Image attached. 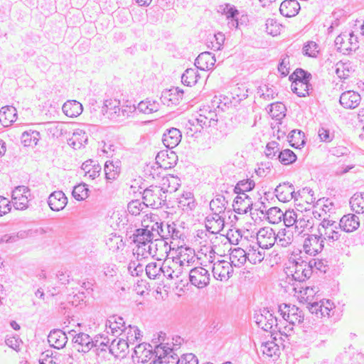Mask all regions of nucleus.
<instances>
[{"instance_id": "f257e3e1", "label": "nucleus", "mask_w": 364, "mask_h": 364, "mask_svg": "<svg viewBox=\"0 0 364 364\" xmlns=\"http://www.w3.org/2000/svg\"><path fill=\"white\" fill-rule=\"evenodd\" d=\"M135 110L134 105H121L120 101L117 99L105 100L102 109L108 118L115 121H120L128 117Z\"/></svg>"}, {"instance_id": "f03ea898", "label": "nucleus", "mask_w": 364, "mask_h": 364, "mask_svg": "<svg viewBox=\"0 0 364 364\" xmlns=\"http://www.w3.org/2000/svg\"><path fill=\"white\" fill-rule=\"evenodd\" d=\"M318 233L324 244L332 247L340 239L341 230L336 222L323 219L318 227Z\"/></svg>"}, {"instance_id": "7ed1b4c3", "label": "nucleus", "mask_w": 364, "mask_h": 364, "mask_svg": "<svg viewBox=\"0 0 364 364\" xmlns=\"http://www.w3.org/2000/svg\"><path fill=\"white\" fill-rule=\"evenodd\" d=\"M357 31H352L349 33H343L335 39V45L337 50L343 54H348L351 51H355L359 48V41Z\"/></svg>"}, {"instance_id": "20e7f679", "label": "nucleus", "mask_w": 364, "mask_h": 364, "mask_svg": "<svg viewBox=\"0 0 364 364\" xmlns=\"http://www.w3.org/2000/svg\"><path fill=\"white\" fill-rule=\"evenodd\" d=\"M144 203L152 208H159L165 204L166 196L161 186H151L143 192Z\"/></svg>"}, {"instance_id": "39448f33", "label": "nucleus", "mask_w": 364, "mask_h": 364, "mask_svg": "<svg viewBox=\"0 0 364 364\" xmlns=\"http://www.w3.org/2000/svg\"><path fill=\"white\" fill-rule=\"evenodd\" d=\"M158 358L150 364H179L181 358L174 352L173 349L168 346V344H160L154 350Z\"/></svg>"}, {"instance_id": "423d86ee", "label": "nucleus", "mask_w": 364, "mask_h": 364, "mask_svg": "<svg viewBox=\"0 0 364 364\" xmlns=\"http://www.w3.org/2000/svg\"><path fill=\"white\" fill-rule=\"evenodd\" d=\"M122 338H125V341L128 346H133L134 353L136 357H139V352L144 349L143 344L141 343V335L140 331L136 326H129L124 328V332L119 333Z\"/></svg>"}, {"instance_id": "0eeeda50", "label": "nucleus", "mask_w": 364, "mask_h": 364, "mask_svg": "<svg viewBox=\"0 0 364 364\" xmlns=\"http://www.w3.org/2000/svg\"><path fill=\"white\" fill-rule=\"evenodd\" d=\"M279 311L282 318L290 324H299L304 321V314L295 305L282 304L279 306Z\"/></svg>"}, {"instance_id": "6e6552de", "label": "nucleus", "mask_w": 364, "mask_h": 364, "mask_svg": "<svg viewBox=\"0 0 364 364\" xmlns=\"http://www.w3.org/2000/svg\"><path fill=\"white\" fill-rule=\"evenodd\" d=\"M254 319L258 327L265 331H271L274 327L277 328V319L267 309L264 308L259 313H255Z\"/></svg>"}, {"instance_id": "1a4fd4ad", "label": "nucleus", "mask_w": 364, "mask_h": 364, "mask_svg": "<svg viewBox=\"0 0 364 364\" xmlns=\"http://www.w3.org/2000/svg\"><path fill=\"white\" fill-rule=\"evenodd\" d=\"M30 190L27 186H19L12 192V203L16 210H26L28 207Z\"/></svg>"}, {"instance_id": "9d476101", "label": "nucleus", "mask_w": 364, "mask_h": 364, "mask_svg": "<svg viewBox=\"0 0 364 364\" xmlns=\"http://www.w3.org/2000/svg\"><path fill=\"white\" fill-rule=\"evenodd\" d=\"M210 279L209 272L202 267L193 268L189 272V280L191 284L198 289L207 287L210 283Z\"/></svg>"}, {"instance_id": "9b49d317", "label": "nucleus", "mask_w": 364, "mask_h": 364, "mask_svg": "<svg viewBox=\"0 0 364 364\" xmlns=\"http://www.w3.org/2000/svg\"><path fill=\"white\" fill-rule=\"evenodd\" d=\"M277 242L276 233L274 230L269 227L260 228L257 233V242L262 249H269Z\"/></svg>"}, {"instance_id": "f8f14e48", "label": "nucleus", "mask_w": 364, "mask_h": 364, "mask_svg": "<svg viewBox=\"0 0 364 364\" xmlns=\"http://www.w3.org/2000/svg\"><path fill=\"white\" fill-rule=\"evenodd\" d=\"M324 245V240H321L318 235H310L305 238L303 249L306 254L316 256L323 250Z\"/></svg>"}, {"instance_id": "ddd939ff", "label": "nucleus", "mask_w": 364, "mask_h": 364, "mask_svg": "<svg viewBox=\"0 0 364 364\" xmlns=\"http://www.w3.org/2000/svg\"><path fill=\"white\" fill-rule=\"evenodd\" d=\"M212 272L217 280L227 281L233 273L232 264L225 260H219L213 264Z\"/></svg>"}, {"instance_id": "4468645a", "label": "nucleus", "mask_w": 364, "mask_h": 364, "mask_svg": "<svg viewBox=\"0 0 364 364\" xmlns=\"http://www.w3.org/2000/svg\"><path fill=\"white\" fill-rule=\"evenodd\" d=\"M292 277L294 280L299 282L305 281L306 279L310 278L312 274V270L310 269V266L308 262L299 259L294 261L292 267H291Z\"/></svg>"}, {"instance_id": "2eb2a0df", "label": "nucleus", "mask_w": 364, "mask_h": 364, "mask_svg": "<svg viewBox=\"0 0 364 364\" xmlns=\"http://www.w3.org/2000/svg\"><path fill=\"white\" fill-rule=\"evenodd\" d=\"M274 193L278 200L283 203L289 202L293 198L296 200L297 196L300 195L299 193L295 192L294 186L289 182H284L277 186Z\"/></svg>"}, {"instance_id": "dca6fc26", "label": "nucleus", "mask_w": 364, "mask_h": 364, "mask_svg": "<svg viewBox=\"0 0 364 364\" xmlns=\"http://www.w3.org/2000/svg\"><path fill=\"white\" fill-rule=\"evenodd\" d=\"M186 270L173 257L171 260L166 259L163 263L162 273L170 279H178Z\"/></svg>"}, {"instance_id": "f3484780", "label": "nucleus", "mask_w": 364, "mask_h": 364, "mask_svg": "<svg viewBox=\"0 0 364 364\" xmlns=\"http://www.w3.org/2000/svg\"><path fill=\"white\" fill-rule=\"evenodd\" d=\"M183 97V91L178 87H172L162 92L161 100L164 105L167 106L176 105L179 104Z\"/></svg>"}, {"instance_id": "a211bd4d", "label": "nucleus", "mask_w": 364, "mask_h": 364, "mask_svg": "<svg viewBox=\"0 0 364 364\" xmlns=\"http://www.w3.org/2000/svg\"><path fill=\"white\" fill-rule=\"evenodd\" d=\"M177 161V156L173 151L163 150L156 156V164L161 168L166 170L173 167Z\"/></svg>"}, {"instance_id": "6ab92c4d", "label": "nucleus", "mask_w": 364, "mask_h": 364, "mask_svg": "<svg viewBox=\"0 0 364 364\" xmlns=\"http://www.w3.org/2000/svg\"><path fill=\"white\" fill-rule=\"evenodd\" d=\"M225 215L212 213L205 218V228L212 234L220 233L225 226Z\"/></svg>"}, {"instance_id": "aec40b11", "label": "nucleus", "mask_w": 364, "mask_h": 364, "mask_svg": "<svg viewBox=\"0 0 364 364\" xmlns=\"http://www.w3.org/2000/svg\"><path fill=\"white\" fill-rule=\"evenodd\" d=\"M178 255L174 258L186 269L196 261V254L193 249L191 247H181L178 250Z\"/></svg>"}, {"instance_id": "412c9836", "label": "nucleus", "mask_w": 364, "mask_h": 364, "mask_svg": "<svg viewBox=\"0 0 364 364\" xmlns=\"http://www.w3.org/2000/svg\"><path fill=\"white\" fill-rule=\"evenodd\" d=\"M361 97L359 93L348 90L341 95L339 102L345 109H355L360 103Z\"/></svg>"}, {"instance_id": "4be33fe9", "label": "nucleus", "mask_w": 364, "mask_h": 364, "mask_svg": "<svg viewBox=\"0 0 364 364\" xmlns=\"http://www.w3.org/2000/svg\"><path fill=\"white\" fill-rule=\"evenodd\" d=\"M73 341L78 352L87 353L92 348L93 339L87 333H79L75 335Z\"/></svg>"}, {"instance_id": "5701e85b", "label": "nucleus", "mask_w": 364, "mask_h": 364, "mask_svg": "<svg viewBox=\"0 0 364 364\" xmlns=\"http://www.w3.org/2000/svg\"><path fill=\"white\" fill-rule=\"evenodd\" d=\"M48 203L52 210L60 211L67 205L68 198L63 191H57L50 194Z\"/></svg>"}, {"instance_id": "b1692460", "label": "nucleus", "mask_w": 364, "mask_h": 364, "mask_svg": "<svg viewBox=\"0 0 364 364\" xmlns=\"http://www.w3.org/2000/svg\"><path fill=\"white\" fill-rule=\"evenodd\" d=\"M148 228H149V225H146L144 228L137 229L136 234H134V241L138 246V249L142 250L141 254L143 255H144V248L148 245L147 243H150L154 240L153 233L149 234Z\"/></svg>"}, {"instance_id": "393cba45", "label": "nucleus", "mask_w": 364, "mask_h": 364, "mask_svg": "<svg viewBox=\"0 0 364 364\" xmlns=\"http://www.w3.org/2000/svg\"><path fill=\"white\" fill-rule=\"evenodd\" d=\"M216 62L215 55L210 52H203L198 55L195 60V65L201 70H209L213 68Z\"/></svg>"}, {"instance_id": "a878e982", "label": "nucleus", "mask_w": 364, "mask_h": 364, "mask_svg": "<svg viewBox=\"0 0 364 364\" xmlns=\"http://www.w3.org/2000/svg\"><path fill=\"white\" fill-rule=\"evenodd\" d=\"M252 205V198L245 193L238 194L234 200V210L239 214L247 213L249 210H251Z\"/></svg>"}, {"instance_id": "bb28decb", "label": "nucleus", "mask_w": 364, "mask_h": 364, "mask_svg": "<svg viewBox=\"0 0 364 364\" xmlns=\"http://www.w3.org/2000/svg\"><path fill=\"white\" fill-rule=\"evenodd\" d=\"M50 345L57 349L64 348L68 342V337L65 332L60 329L53 330L48 336Z\"/></svg>"}, {"instance_id": "cd10ccee", "label": "nucleus", "mask_w": 364, "mask_h": 364, "mask_svg": "<svg viewBox=\"0 0 364 364\" xmlns=\"http://www.w3.org/2000/svg\"><path fill=\"white\" fill-rule=\"evenodd\" d=\"M125 323L123 318L117 316H110L105 323L107 333H111L113 336L124 332Z\"/></svg>"}, {"instance_id": "c85d7f7f", "label": "nucleus", "mask_w": 364, "mask_h": 364, "mask_svg": "<svg viewBox=\"0 0 364 364\" xmlns=\"http://www.w3.org/2000/svg\"><path fill=\"white\" fill-rule=\"evenodd\" d=\"M181 136L182 135L179 129L171 128L163 134L162 141L167 148L173 149L179 144Z\"/></svg>"}, {"instance_id": "c756f323", "label": "nucleus", "mask_w": 364, "mask_h": 364, "mask_svg": "<svg viewBox=\"0 0 364 364\" xmlns=\"http://www.w3.org/2000/svg\"><path fill=\"white\" fill-rule=\"evenodd\" d=\"M338 225L345 232H353L357 230L360 225L359 218L353 214L345 215L340 220Z\"/></svg>"}, {"instance_id": "7c9ffc66", "label": "nucleus", "mask_w": 364, "mask_h": 364, "mask_svg": "<svg viewBox=\"0 0 364 364\" xmlns=\"http://www.w3.org/2000/svg\"><path fill=\"white\" fill-rule=\"evenodd\" d=\"M199 115L200 128L215 127L218 122V115L215 111L200 109Z\"/></svg>"}, {"instance_id": "2f4dec72", "label": "nucleus", "mask_w": 364, "mask_h": 364, "mask_svg": "<svg viewBox=\"0 0 364 364\" xmlns=\"http://www.w3.org/2000/svg\"><path fill=\"white\" fill-rule=\"evenodd\" d=\"M17 119V110L13 106H4L0 109V122L4 127H9Z\"/></svg>"}, {"instance_id": "473e14b6", "label": "nucleus", "mask_w": 364, "mask_h": 364, "mask_svg": "<svg viewBox=\"0 0 364 364\" xmlns=\"http://www.w3.org/2000/svg\"><path fill=\"white\" fill-rule=\"evenodd\" d=\"M300 10L299 3L296 0H285L282 2L279 11L285 17L295 16Z\"/></svg>"}, {"instance_id": "72a5a7b5", "label": "nucleus", "mask_w": 364, "mask_h": 364, "mask_svg": "<svg viewBox=\"0 0 364 364\" xmlns=\"http://www.w3.org/2000/svg\"><path fill=\"white\" fill-rule=\"evenodd\" d=\"M62 110L66 116L76 117L82 112L83 107L77 100H68L63 104Z\"/></svg>"}, {"instance_id": "f704fd0d", "label": "nucleus", "mask_w": 364, "mask_h": 364, "mask_svg": "<svg viewBox=\"0 0 364 364\" xmlns=\"http://www.w3.org/2000/svg\"><path fill=\"white\" fill-rule=\"evenodd\" d=\"M228 202L225 200L223 195H217L210 202V208L212 213L218 215H225V210L227 208Z\"/></svg>"}, {"instance_id": "c9c22d12", "label": "nucleus", "mask_w": 364, "mask_h": 364, "mask_svg": "<svg viewBox=\"0 0 364 364\" xmlns=\"http://www.w3.org/2000/svg\"><path fill=\"white\" fill-rule=\"evenodd\" d=\"M162 186L161 187L163 189L164 193H173L178 190V188L181 186V180L178 177L175 176L173 175H168L167 176L163 177L162 178Z\"/></svg>"}, {"instance_id": "e433bc0d", "label": "nucleus", "mask_w": 364, "mask_h": 364, "mask_svg": "<svg viewBox=\"0 0 364 364\" xmlns=\"http://www.w3.org/2000/svg\"><path fill=\"white\" fill-rule=\"evenodd\" d=\"M248 259L247 252L243 249L237 247L232 250L230 254L229 262L232 266L240 267L242 266Z\"/></svg>"}, {"instance_id": "4c0bfd02", "label": "nucleus", "mask_w": 364, "mask_h": 364, "mask_svg": "<svg viewBox=\"0 0 364 364\" xmlns=\"http://www.w3.org/2000/svg\"><path fill=\"white\" fill-rule=\"evenodd\" d=\"M147 246L144 248V252H146L153 257L157 256L159 255V251L160 250L159 248H156V246H160V248H164V252H167V250L170 249L168 247V242L164 240L154 238L151 241L150 243H147Z\"/></svg>"}, {"instance_id": "58836bf2", "label": "nucleus", "mask_w": 364, "mask_h": 364, "mask_svg": "<svg viewBox=\"0 0 364 364\" xmlns=\"http://www.w3.org/2000/svg\"><path fill=\"white\" fill-rule=\"evenodd\" d=\"M88 136L85 130L82 129H76L72 137L69 139V144L74 149H80L87 141Z\"/></svg>"}, {"instance_id": "ea45409f", "label": "nucleus", "mask_w": 364, "mask_h": 364, "mask_svg": "<svg viewBox=\"0 0 364 364\" xmlns=\"http://www.w3.org/2000/svg\"><path fill=\"white\" fill-rule=\"evenodd\" d=\"M129 348L124 338H117L112 341L109 346V353L115 357H118L121 353Z\"/></svg>"}, {"instance_id": "a19ab883", "label": "nucleus", "mask_w": 364, "mask_h": 364, "mask_svg": "<svg viewBox=\"0 0 364 364\" xmlns=\"http://www.w3.org/2000/svg\"><path fill=\"white\" fill-rule=\"evenodd\" d=\"M159 108L160 105L157 101L146 99L145 100L141 101L138 104L136 109H137L139 112L143 114H149L154 112H156L159 111Z\"/></svg>"}, {"instance_id": "79ce46f5", "label": "nucleus", "mask_w": 364, "mask_h": 364, "mask_svg": "<svg viewBox=\"0 0 364 364\" xmlns=\"http://www.w3.org/2000/svg\"><path fill=\"white\" fill-rule=\"evenodd\" d=\"M110 340L104 335H97L93 339L92 348H95L96 353L100 355L104 352H109Z\"/></svg>"}, {"instance_id": "37998d69", "label": "nucleus", "mask_w": 364, "mask_h": 364, "mask_svg": "<svg viewBox=\"0 0 364 364\" xmlns=\"http://www.w3.org/2000/svg\"><path fill=\"white\" fill-rule=\"evenodd\" d=\"M277 245L287 247L294 241L293 232L287 228L280 229L276 234Z\"/></svg>"}, {"instance_id": "c03bdc74", "label": "nucleus", "mask_w": 364, "mask_h": 364, "mask_svg": "<svg viewBox=\"0 0 364 364\" xmlns=\"http://www.w3.org/2000/svg\"><path fill=\"white\" fill-rule=\"evenodd\" d=\"M39 139V132L31 129L23 132L21 136V143L24 146L33 147L37 145Z\"/></svg>"}, {"instance_id": "a18cd8bd", "label": "nucleus", "mask_w": 364, "mask_h": 364, "mask_svg": "<svg viewBox=\"0 0 364 364\" xmlns=\"http://www.w3.org/2000/svg\"><path fill=\"white\" fill-rule=\"evenodd\" d=\"M354 71L349 61H339L335 65V73L339 78L346 79Z\"/></svg>"}, {"instance_id": "49530a36", "label": "nucleus", "mask_w": 364, "mask_h": 364, "mask_svg": "<svg viewBox=\"0 0 364 364\" xmlns=\"http://www.w3.org/2000/svg\"><path fill=\"white\" fill-rule=\"evenodd\" d=\"M200 75L198 68H188L181 76V82L186 86H193L198 82Z\"/></svg>"}, {"instance_id": "de8ad7c7", "label": "nucleus", "mask_w": 364, "mask_h": 364, "mask_svg": "<svg viewBox=\"0 0 364 364\" xmlns=\"http://www.w3.org/2000/svg\"><path fill=\"white\" fill-rule=\"evenodd\" d=\"M176 224L173 223L172 224H164L162 230H161V239L166 240L172 238V239H178L180 237V232L176 229Z\"/></svg>"}, {"instance_id": "09e8293b", "label": "nucleus", "mask_w": 364, "mask_h": 364, "mask_svg": "<svg viewBox=\"0 0 364 364\" xmlns=\"http://www.w3.org/2000/svg\"><path fill=\"white\" fill-rule=\"evenodd\" d=\"M250 250L247 252L248 260L252 264H257L261 262L264 258V249L260 248L256 244L250 246Z\"/></svg>"}, {"instance_id": "8fccbe9b", "label": "nucleus", "mask_w": 364, "mask_h": 364, "mask_svg": "<svg viewBox=\"0 0 364 364\" xmlns=\"http://www.w3.org/2000/svg\"><path fill=\"white\" fill-rule=\"evenodd\" d=\"M311 219L309 216L304 215L301 211H298V217L296 218L294 229L299 234L304 232L306 229L311 228L312 227Z\"/></svg>"}, {"instance_id": "3c124183", "label": "nucleus", "mask_w": 364, "mask_h": 364, "mask_svg": "<svg viewBox=\"0 0 364 364\" xmlns=\"http://www.w3.org/2000/svg\"><path fill=\"white\" fill-rule=\"evenodd\" d=\"M351 209L356 213H364V193H355L350 200Z\"/></svg>"}, {"instance_id": "603ef678", "label": "nucleus", "mask_w": 364, "mask_h": 364, "mask_svg": "<svg viewBox=\"0 0 364 364\" xmlns=\"http://www.w3.org/2000/svg\"><path fill=\"white\" fill-rule=\"evenodd\" d=\"M291 90L299 97H305L309 95V91L311 89L309 82L304 81L292 82L291 85Z\"/></svg>"}, {"instance_id": "864d4df0", "label": "nucleus", "mask_w": 364, "mask_h": 364, "mask_svg": "<svg viewBox=\"0 0 364 364\" xmlns=\"http://www.w3.org/2000/svg\"><path fill=\"white\" fill-rule=\"evenodd\" d=\"M178 206L183 210H192L195 208L193 195L191 192H186L178 198Z\"/></svg>"}, {"instance_id": "5fc2aeb1", "label": "nucleus", "mask_w": 364, "mask_h": 364, "mask_svg": "<svg viewBox=\"0 0 364 364\" xmlns=\"http://www.w3.org/2000/svg\"><path fill=\"white\" fill-rule=\"evenodd\" d=\"M276 159L284 165H289L296 161V156L291 150L287 149L279 151Z\"/></svg>"}, {"instance_id": "6e6d98bb", "label": "nucleus", "mask_w": 364, "mask_h": 364, "mask_svg": "<svg viewBox=\"0 0 364 364\" xmlns=\"http://www.w3.org/2000/svg\"><path fill=\"white\" fill-rule=\"evenodd\" d=\"M282 210L277 207H272L266 212V217L268 221L272 224H278L282 221L284 216Z\"/></svg>"}, {"instance_id": "4d7b16f0", "label": "nucleus", "mask_w": 364, "mask_h": 364, "mask_svg": "<svg viewBox=\"0 0 364 364\" xmlns=\"http://www.w3.org/2000/svg\"><path fill=\"white\" fill-rule=\"evenodd\" d=\"M104 171L106 178L112 181L119 175L120 168L118 164H114L112 161H107L105 164Z\"/></svg>"}, {"instance_id": "13d9d810", "label": "nucleus", "mask_w": 364, "mask_h": 364, "mask_svg": "<svg viewBox=\"0 0 364 364\" xmlns=\"http://www.w3.org/2000/svg\"><path fill=\"white\" fill-rule=\"evenodd\" d=\"M89 189L86 184L80 183L74 187L72 195L77 200H84L89 196Z\"/></svg>"}, {"instance_id": "bf43d9fd", "label": "nucleus", "mask_w": 364, "mask_h": 364, "mask_svg": "<svg viewBox=\"0 0 364 364\" xmlns=\"http://www.w3.org/2000/svg\"><path fill=\"white\" fill-rule=\"evenodd\" d=\"M222 14L225 15L228 20L239 18V11L234 5L225 4L220 6Z\"/></svg>"}, {"instance_id": "052dcab7", "label": "nucleus", "mask_w": 364, "mask_h": 364, "mask_svg": "<svg viewBox=\"0 0 364 364\" xmlns=\"http://www.w3.org/2000/svg\"><path fill=\"white\" fill-rule=\"evenodd\" d=\"M284 111V105L281 102H276L270 105L268 112L272 118L280 119L285 115Z\"/></svg>"}, {"instance_id": "680f3d73", "label": "nucleus", "mask_w": 364, "mask_h": 364, "mask_svg": "<svg viewBox=\"0 0 364 364\" xmlns=\"http://www.w3.org/2000/svg\"><path fill=\"white\" fill-rule=\"evenodd\" d=\"M255 181L251 179L242 180L239 181L235 187V193L242 194V193L250 191L254 188Z\"/></svg>"}, {"instance_id": "e2e57ef3", "label": "nucleus", "mask_w": 364, "mask_h": 364, "mask_svg": "<svg viewBox=\"0 0 364 364\" xmlns=\"http://www.w3.org/2000/svg\"><path fill=\"white\" fill-rule=\"evenodd\" d=\"M261 350L263 354L267 355L268 357L277 355L279 351V347L274 341H267L261 346Z\"/></svg>"}, {"instance_id": "0e129e2a", "label": "nucleus", "mask_w": 364, "mask_h": 364, "mask_svg": "<svg viewBox=\"0 0 364 364\" xmlns=\"http://www.w3.org/2000/svg\"><path fill=\"white\" fill-rule=\"evenodd\" d=\"M283 215L284 216L282 218V220H283L284 225L287 228H294L298 217V211L288 210H286Z\"/></svg>"}, {"instance_id": "69168bd1", "label": "nucleus", "mask_w": 364, "mask_h": 364, "mask_svg": "<svg viewBox=\"0 0 364 364\" xmlns=\"http://www.w3.org/2000/svg\"><path fill=\"white\" fill-rule=\"evenodd\" d=\"M311 78V75L301 68L296 69L289 77V79L292 80V82H298V81L309 82Z\"/></svg>"}, {"instance_id": "338daca9", "label": "nucleus", "mask_w": 364, "mask_h": 364, "mask_svg": "<svg viewBox=\"0 0 364 364\" xmlns=\"http://www.w3.org/2000/svg\"><path fill=\"white\" fill-rule=\"evenodd\" d=\"M106 245L112 251H117L122 249L124 245L122 237L116 234L112 235L107 240Z\"/></svg>"}, {"instance_id": "774afa93", "label": "nucleus", "mask_w": 364, "mask_h": 364, "mask_svg": "<svg viewBox=\"0 0 364 364\" xmlns=\"http://www.w3.org/2000/svg\"><path fill=\"white\" fill-rule=\"evenodd\" d=\"M266 32L272 36H277L280 33L282 26L273 18H268L266 21Z\"/></svg>"}]
</instances>
